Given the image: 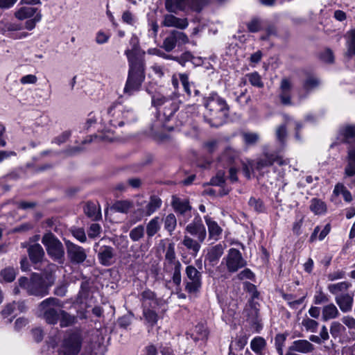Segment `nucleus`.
Listing matches in <instances>:
<instances>
[{
  "label": "nucleus",
  "mask_w": 355,
  "mask_h": 355,
  "mask_svg": "<svg viewBox=\"0 0 355 355\" xmlns=\"http://www.w3.org/2000/svg\"><path fill=\"white\" fill-rule=\"evenodd\" d=\"M203 105L207 110L205 121L211 127H219L227 119L230 107L226 101L216 93H211L203 98Z\"/></svg>",
  "instance_id": "f257e3e1"
},
{
  "label": "nucleus",
  "mask_w": 355,
  "mask_h": 355,
  "mask_svg": "<svg viewBox=\"0 0 355 355\" xmlns=\"http://www.w3.org/2000/svg\"><path fill=\"white\" fill-rule=\"evenodd\" d=\"M129 70L128 78L125 85L123 92L129 96L139 91L143 82L145 80V61L142 58L132 55L130 50H126Z\"/></svg>",
  "instance_id": "f03ea898"
},
{
  "label": "nucleus",
  "mask_w": 355,
  "mask_h": 355,
  "mask_svg": "<svg viewBox=\"0 0 355 355\" xmlns=\"http://www.w3.org/2000/svg\"><path fill=\"white\" fill-rule=\"evenodd\" d=\"M339 137L343 143L351 144L355 141V125H347L339 130ZM345 175H355V147L350 146L347 151V164L345 168Z\"/></svg>",
  "instance_id": "7ed1b4c3"
},
{
  "label": "nucleus",
  "mask_w": 355,
  "mask_h": 355,
  "mask_svg": "<svg viewBox=\"0 0 355 355\" xmlns=\"http://www.w3.org/2000/svg\"><path fill=\"white\" fill-rule=\"evenodd\" d=\"M19 285L25 289L28 295L42 297L49 294V288L44 278L38 273H33L30 279L21 277L18 279Z\"/></svg>",
  "instance_id": "20e7f679"
},
{
  "label": "nucleus",
  "mask_w": 355,
  "mask_h": 355,
  "mask_svg": "<svg viewBox=\"0 0 355 355\" xmlns=\"http://www.w3.org/2000/svg\"><path fill=\"white\" fill-rule=\"evenodd\" d=\"M62 305L55 297H49L40 303L38 309L44 320L49 324L58 323Z\"/></svg>",
  "instance_id": "39448f33"
},
{
  "label": "nucleus",
  "mask_w": 355,
  "mask_h": 355,
  "mask_svg": "<svg viewBox=\"0 0 355 355\" xmlns=\"http://www.w3.org/2000/svg\"><path fill=\"white\" fill-rule=\"evenodd\" d=\"M152 103L158 107V118L161 121H168L174 113L178 110L177 100L171 99L161 95L153 97Z\"/></svg>",
  "instance_id": "423d86ee"
},
{
  "label": "nucleus",
  "mask_w": 355,
  "mask_h": 355,
  "mask_svg": "<svg viewBox=\"0 0 355 355\" xmlns=\"http://www.w3.org/2000/svg\"><path fill=\"white\" fill-rule=\"evenodd\" d=\"M83 336L78 331H69L64 336L59 349L62 355H78L83 345Z\"/></svg>",
  "instance_id": "0eeeda50"
},
{
  "label": "nucleus",
  "mask_w": 355,
  "mask_h": 355,
  "mask_svg": "<svg viewBox=\"0 0 355 355\" xmlns=\"http://www.w3.org/2000/svg\"><path fill=\"white\" fill-rule=\"evenodd\" d=\"M48 255L55 261L60 262L64 257V248L62 242L51 232L45 233L42 238Z\"/></svg>",
  "instance_id": "6e6552de"
},
{
  "label": "nucleus",
  "mask_w": 355,
  "mask_h": 355,
  "mask_svg": "<svg viewBox=\"0 0 355 355\" xmlns=\"http://www.w3.org/2000/svg\"><path fill=\"white\" fill-rule=\"evenodd\" d=\"M28 5H21L14 12V16L19 21L26 20L24 28L28 31L33 30L36 24L42 19V14L37 12V8Z\"/></svg>",
  "instance_id": "1a4fd4ad"
},
{
  "label": "nucleus",
  "mask_w": 355,
  "mask_h": 355,
  "mask_svg": "<svg viewBox=\"0 0 355 355\" xmlns=\"http://www.w3.org/2000/svg\"><path fill=\"white\" fill-rule=\"evenodd\" d=\"M110 124L114 128L121 127L125 123L131 121L134 114L132 110H125L121 105L111 106L107 110Z\"/></svg>",
  "instance_id": "9d476101"
},
{
  "label": "nucleus",
  "mask_w": 355,
  "mask_h": 355,
  "mask_svg": "<svg viewBox=\"0 0 355 355\" xmlns=\"http://www.w3.org/2000/svg\"><path fill=\"white\" fill-rule=\"evenodd\" d=\"M105 239H101L94 246L99 263L103 266H110L114 263L116 257V250L107 244Z\"/></svg>",
  "instance_id": "9b49d317"
},
{
  "label": "nucleus",
  "mask_w": 355,
  "mask_h": 355,
  "mask_svg": "<svg viewBox=\"0 0 355 355\" xmlns=\"http://www.w3.org/2000/svg\"><path fill=\"white\" fill-rule=\"evenodd\" d=\"M207 0H166V9L170 12L176 13L178 10H184L187 8L200 12Z\"/></svg>",
  "instance_id": "f8f14e48"
},
{
  "label": "nucleus",
  "mask_w": 355,
  "mask_h": 355,
  "mask_svg": "<svg viewBox=\"0 0 355 355\" xmlns=\"http://www.w3.org/2000/svg\"><path fill=\"white\" fill-rule=\"evenodd\" d=\"M225 264L227 271L234 273L247 265L241 252L236 248H230L223 259L221 266Z\"/></svg>",
  "instance_id": "ddd939ff"
},
{
  "label": "nucleus",
  "mask_w": 355,
  "mask_h": 355,
  "mask_svg": "<svg viewBox=\"0 0 355 355\" xmlns=\"http://www.w3.org/2000/svg\"><path fill=\"white\" fill-rule=\"evenodd\" d=\"M275 162L279 166L287 165L289 163L288 159H284L277 155L265 153L255 161L250 162V167L252 170L255 169L260 171L266 167L272 166Z\"/></svg>",
  "instance_id": "4468645a"
},
{
  "label": "nucleus",
  "mask_w": 355,
  "mask_h": 355,
  "mask_svg": "<svg viewBox=\"0 0 355 355\" xmlns=\"http://www.w3.org/2000/svg\"><path fill=\"white\" fill-rule=\"evenodd\" d=\"M185 273L188 279L185 289L189 293H193L199 291L202 286V273L193 266L186 267Z\"/></svg>",
  "instance_id": "2eb2a0df"
},
{
  "label": "nucleus",
  "mask_w": 355,
  "mask_h": 355,
  "mask_svg": "<svg viewBox=\"0 0 355 355\" xmlns=\"http://www.w3.org/2000/svg\"><path fill=\"white\" fill-rule=\"evenodd\" d=\"M21 246L22 248H27L31 261L36 266L35 268L40 269L37 265L43 264L46 261L45 259V252L42 245L39 243L28 244L24 242L21 243Z\"/></svg>",
  "instance_id": "dca6fc26"
},
{
  "label": "nucleus",
  "mask_w": 355,
  "mask_h": 355,
  "mask_svg": "<svg viewBox=\"0 0 355 355\" xmlns=\"http://www.w3.org/2000/svg\"><path fill=\"white\" fill-rule=\"evenodd\" d=\"M188 36L183 32L172 31L170 34L164 40L162 48L166 52L172 51L176 45H182L189 43Z\"/></svg>",
  "instance_id": "f3484780"
},
{
  "label": "nucleus",
  "mask_w": 355,
  "mask_h": 355,
  "mask_svg": "<svg viewBox=\"0 0 355 355\" xmlns=\"http://www.w3.org/2000/svg\"><path fill=\"white\" fill-rule=\"evenodd\" d=\"M69 260L73 264H80L87 259L85 250L69 241L65 243Z\"/></svg>",
  "instance_id": "a211bd4d"
},
{
  "label": "nucleus",
  "mask_w": 355,
  "mask_h": 355,
  "mask_svg": "<svg viewBox=\"0 0 355 355\" xmlns=\"http://www.w3.org/2000/svg\"><path fill=\"white\" fill-rule=\"evenodd\" d=\"M185 231L191 236L198 239L200 241H205L207 237V230L201 217L197 214L193 220L186 226Z\"/></svg>",
  "instance_id": "6ab92c4d"
},
{
  "label": "nucleus",
  "mask_w": 355,
  "mask_h": 355,
  "mask_svg": "<svg viewBox=\"0 0 355 355\" xmlns=\"http://www.w3.org/2000/svg\"><path fill=\"white\" fill-rule=\"evenodd\" d=\"M141 305L143 310L159 311L163 304V300L157 298L155 293L150 290H146L141 293Z\"/></svg>",
  "instance_id": "aec40b11"
},
{
  "label": "nucleus",
  "mask_w": 355,
  "mask_h": 355,
  "mask_svg": "<svg viewBox=\"0 0 355 355\" xmlns=\"http://www.w3.org/2000/svg\"><path fill=\"white\" fill-rule=\"evenodd\" d=\"M226 247V244L223 242L209 248L207 250L205 260L209 262V265L214 266L223 254Z\"/></svg>",
  "instance_id": "412c9836"
},
{
  "label": "nucleus",
  "mask_w": 355,
  "mask_h": 355,
  "mask_svg": "<svg viewBox=\"0 0 355 355\" xmlns=\"http://www.w3.org/2000/svg\"><path fill=\"white\" fill-rule=\"evenodd\" d=\"M181 268L182 264L179 260L164 263V272L172 275L173 282L176 286H180L181 284Z\"/></svg>",
  "instance_id": "4be33fe9"
},
{
  "label": "nucleus",
  "mask_w": 355,
  "mask_h": 355,
  "mask_svg": "<svg viewBox=\"0 0 355 355\" xmlns=\"http://www.w3.org/2000/svg\"><path fill=\"white\" fill-rule=\"evenodd\" d=\"M292 89V84L287 78H283L280 83L279 94L281 103L284 105H291V91Z\"/></svg>",
  "instance_id": "5701e85b"
},
{
  "label": "nucleus",
  "mask_w": 355,
  "mask_h": 355,
  "mask_svg": "<svg viewBox=\"0 0 355 355\" xmlns=\"http://www.w3.org/2000/svg\"><path fill=\"white\" fill-rule=\"evenodd\" d=\"M162 24L165 27L185 29L188 26L189 22L187 18H178L173 15L166 14L164 16Z\"/></svg>",
  "instance_id": "b1692460"
},
{
  "label": "nucleus",
  "mask_w": 355,
  "mask_h": 355,
  "mask_svg": "<svg viewBox=\"0 0 355 355\" xmlns=\"http://www.w3.org/2000/svg\"><path fill=\"white\" fill-rule=\"evenodd\" d=\"M335 301L338 305L340 311L343 313L349 312L353 306V296L347 293L337 295Z\"/></svg>",
  "instance_id": "393cba45"
},
{
  "label": "nucleus",
  "mask_w": 355,
  "mask_h": 355,
  "mask_svg": "<svg viewBox=\"0 0 355 355\" xmlns=\"http://www.w3.org/2000/svg\"><path fill=\"white\" fill-rule=\"evenodd\" d=\"M205 220L208 227L209 239L216 241L219 240L223 229L208 216H205Z\"/></svg>",
  "instance_id": "a878e982"
},
{
  "label": "nucleus",
  "mask_w": 355,
  "mask_h": 355,
  "mask_svg": "<svg viewBox=\"0 0 355 355\" xmlns=\"http://www.w3.org/2000/svg\"><path fill=\"white\" fill-rule=\"evenodd\" d=\"M204 241H200L198 239H194L190 236L184 235L182 241V245L191 252V254L196 257L201 248V243Z\"/></svg>",
  "instance_id": "bb28decb"
},
{
  "label": "nucleus",
  "mask_w": 355,
  "mask_h": 355,
  "mask_svg": "<svg viewBox=\"0 0 355 355\" xmlns=\"http://www.w3.org/2000/svg\"><path fill=\"white\" fill-rule=\"evenodd\" d=\"M290 351L308 354L314 350V346L306 340H295L289 347Z\"/></svg>",
  "instance_id": "cd10ccee"
},
{
  "label": "nucleus",
  "mask_w": 355,
  "mask_h": 355,
  "mask_svg": "<svg viewBox=\"0 0 355 355\" xmlns=\"http://www.w3.org/2000/svg\"><path fill=\"white\" fill-rule=\"evenodd\" d=\"M44 268L43 270L42 274H40L43 277L45 284L47 286L48 288L51 286L55 282V277L53 273L56 268V266L53 263H49L48 261H46L44 263Z\"/></svg>",
  "instance_id": "c85d7f7f"
},
{
  "label": "nucleus",
  "mask_w": 355,
  "mask_h": 355,
  "mask_svg": "<svg viewBox=\"0 0 355 355\" xmlns=\"http://www.w3.org/2000/svg\"><path fill=\"white\" fill-rule=\"evenodd\" d=\"M340 315V312L336 306L330 303L324 306L322 309V319L323 321H328L338 318Z\"/></svg>",
  "instance_id": "c756f323"
},
{
  "label": "nucleus",
  "mask_w": 355,
  "mask_h": 355,
  "mask_svg": "<svg viewBox=\"0 0 355 355\" xmlns=\"http://www.w3.org/2000/svg\"><path fill=\"white\" fill-rule=\"evenodd\" d=\"M143 318L145 324L148 327L153 328L159 319V312L156 310H143Z\"/></svg>",
  "instance_id": "7c9ffc66"
},
{
  "label": "nucleus",
  "mask_w": 355,
  "mask_h": 355,
  "mask_svg": "<svg viewBox=\"0 0 355 355\" xmlns=\"http://www.w3.org/2000/svg\"><path fill=\"white\" fill-rule=\"evenodd\" d=\"M85 214L92 220H98L101 218L100 208L92 202H88L84 207Z\"/></svg>",
  "instance_id": "2f4dec72"
},
{
  "label": "nucleus",
  "mask_w": 355,
  "mask_h": 355,
  "mask_svg": "<svg viewBox=\"0 0 355 355\" xmlns=\"http://www.w3.org/2000/svg\"><path fill=\"white\" fill-rule=\"evenodd\" d=\"M59 320L61 327H67L76 323V316L69 313L68 312L61 310Z\"/></svg>",
  "instance_id": "473e14b6"
},
{
  "label": "nucleus",
  "mask_w": 355,
  "mask_h": 355,
  "mask_svg": "<svg viewBox=\"0 0 355 355\" xmlns=\"http://www.w3.org/2000/svg\"><path fill=\"white\" fill-rule=\"evenodd\" d=\"M160 219L158 216L152 218L146 225V234L150 239L160 230Z\"/></svg>",
  "instance_id": "72a5a7b5"
},
{
  "label": "nucleus",
  "mask_w": 355,
  "mask_h": 355,
  "mask_svg": "<svg viewBox=\"0 0 355 355\" xmlns=\"http://www.w3.org/2000/svg\"><path fill=\"white\" fill-rule=\"evenodd\" d=\"M172 205L174 209L180 214H184L191 209V207L189 205V202L187 200L174 198L172 202Z\"/></svg>",
  "instance_id": "f704fd0d"
},
{
  "label": "nucleus",
  "mask_w": 355,
  "mask_h": 355,
  "mask_svg": "<svg viewBox=\"0 0 355 355\" xmlns=\"http://www.w3.org/2000/svg\"><path fill=\"white\" fill-rule=\"evenodd\" d=\"M162 205V200L159 198L155 196L150 197L149 202L146 206V215L150 216L156 210H157Z\"/></svg>",
  "instance_id": "c9c22d12"
},
{
  "label": "nucleus",
  "mask_w": 355,
  "mask_h": 355,
  "mask_svg": "<svg viewBox=\"0 0 355 355\" xmlns=\"http://www.w3.org/2000/svg\"><path fill=\"white\" fill-rule=\"evenodd\" d=\"M351 286V284L348 282H342L337 284H329L327 288L331 293L336 296L340 292L347 291Z\"/></svg>",
  "instance_id": "e433bc0d"
},
{
  "label": "nucleus",
  "mask_w": 355,
  "mask_h": 355,
  "mask_svg": "<svg viewBox=\"0 0 355 355\" xmlns=\"http://www.w3.org/2000/svg\"><path fill=\"white\" fill-rule=\"evenodd\" d=\"M285 123L279 125L276 130V137L277 140L284 144L287 136L286 124L291 120V117L286 114L284 115Z\"/></svg>",
  "instance_id": "4c0bfd02"
},
{
  "label": "nucleus",
  "mask_w": 355,
  "mask_h": 355,
  "mask_svg": "<svg viewBox=\"0 0 355 355\" xmlns=\"http://www.w3.org/2000/svg\"><path fill=\"white\" fill-rule=\"evenodd\" d=\"M320 84V79L314 75H309L303 83V88L310 92L319 87Z\"/></svg>",
  "instance_id": "58836bf2"
},
{
  "label": "nucleus",
  "mask_w": 355,
  "mask_h": 355,
  "mask_svg": "<svg viewBox=\"0 0 355 355\" xmlns=\"http://www.w3.org/2000/svg\"><path fill=\"white\" fill-rule=\"evenodd\" d=\"M241 137L245 144L248 146H254L260 139L259 135L253 132H243Z\"/></svg>",
  "instance_id": "ea45409f"
},
{
  "label": "nucleus",
  "mask_w": 355,
  "mask_h": 355,
  "mask_svg": "<svg viewBox=\"0 0 355 355\" xmlns=\"http://www.w3.org/2000/svg\"><path fill=\"white\" fill-rule=\"evenodd\" d=\"M16 270L12 267H7L1 270L0 272V282H12L15 279Z\"/></svg>",
  "instance_id": "a19ab883"
},
{
  "label": "nucleus",
  "mask_w": 355,
  "mask_h": 355,
  "mask_svg": "<svg viewBox=\"0 0 355 355\" xmlns=\"http://www.w3.org/2000/svg\"><path fill=\"white\" fill-rule=\"evenodd\" d=\"M310 209L315 214H322L326 211V205L322 200L318 198H313L311 200Z\"/></svg>",
  "instance_id": "79ce46f5"
},
{
  "label": "nucleus",
  "mask_w": 355,
  "mask_h": 355,
  "mask_svg": "<svg viewBox=\"0 0 355 355\" xmlns=\"http://www.w3.org/2000/svg\"><path fill=\"white\" fill-rule=\"evenodd\" d=\"M163 220L165 230L170 235H172L177 226V219L175 216L173 214H169L164 218Z\"/></svg>",
  "instance_id": "37998d69"
},
{
  "label": "nucleus",
  "mask_w": 355,
  "mask_h": 355,
  "mask_svg": "<svg viewBox=\"0 0 355 355\" xmlns=\"http://www.w3.org/2000/svg\"><path fill=\"white\" fill-rule=\"evenodd\" d=\"M132 206V203L128 200H119L112 205V209L119 213L127 214Z\"/></svg>",
  "instance_id": "c03bdc74"
},
{
  "label": "nucleus",
  "mask_w": 355,
  "mask_h": 355,
  "mask_svg": "<svg viewBox=\"0 0 355 355\" xmlns=\"http://www.w3.org/2000/svg\"><path fill=\"white\" fill-rule=\"evenodd\" d=\"M144 233L145 230L144 225H139L130 230L129 236L132 241L137 242L144 236Z\"/></svg>",
  "instance_id": "a18cd8bd"
},
{
  "label": "nucleus",
  "mask_w": 355,
  "mask_h": 355,
  "mask_svg": "<svg viewBox=\"0 0 355 355\" xmlns=\"http://www.w3.org/2000/svg\"><path fill=\"white\" fill-rule=\"evenodd\" d=\"M347 51L345 55L351 58L355 55V30L350 32L349 38L347 42Z\"/></svg>",
  "instance_id": "49530a36"
},
{
  "label": "nucleus",
  "mask_w": 355,
  "mask_h": 355,
  "mask_svg": "<svg viewBox=\"0 0 355 355\" xmlns=\"http://www.w3.org/2000/svg\"><path fill=\"white\" fill-rule=\"evenodd\" d=\"M266 345V341L261 337L254 338L250 343L251 349L257 354H260Z\"/></svg>",
  "instance_id": "de8ad7c7"
},
{
  "label": "nucleus",
  "mask_w": 355,
  "mask_h": 355,
  "mask_svg": "<svg viewBox=\"0 0 355 355\" xmlns=\"http://www.w3.org/2000/svg\"><path fill=\"white\" fill-rule=\"evenodd\" d=\"M245 76L248 78L249 82L252 86L259 88L263 87V83L261 80V76L257 72L248 73Z\"/></svg>",
  "instance_id": "09e8293b"
},
{
  "label": "nucleus",
  "mask_w": 355,
  "mask_h": 355,
  "mask_svg": "<svg viewBox=\"0 0 355 355\" xmlns=\"http://www.w3.org/2000/svg\"><path fill=\"white\" fill-rule=\"evenodd\" d=\"M178 260V259L176 258L174 243H171L167 247L164 256V263H168Z\"/></svg>",
  "instance_id": "8fccbe9b"
},
{
  "label": "nucleus",
  "mask_w": 355,
  "mask_h": 355,
  "mask_svg": "<svg viewBox=\"0 0 355 355\" xmlns=\"http://www.w3.org/2000/svg\"><path fill=\"white\" fill-rule=\"evenodd\" d=\"M193 58L194 56L190 51H185L180 56H174L173 60L178 62L182 67H184L187 62L192 61Z\"/></svg>",
  "instance_id": "3c124183"
},
{
  "label": "nucleus",
  "mask_w": 355,
  "mask_h": 355,
  "mask_svg": "<svg viewBox=\"0 0 355 355\" xmlns=\"http://www.w3.org/2000/svg\"><path fill=\"white\" fill-rule=\"evenodd\" d=\"M345 327L339 322H333L330 326V334L334 338L340 336L342 331H345Z\"/></svg>",
  "instance_id": "603ef678"
},
{
  "label": "nucleus",
  "mask_w": 355,
  "mask_h": 355,
  "mask_svg": "<svg viewBox=\"0 0 355 355\" xmlns=\"http://www.w3.org/2000/svg\"><path fill=\"white\" fill-rule=\"evenodd\" d=\"M302 324L306 331L311 332H316L319 324L315 320L307 318L303 319L302 321Z\"/></svg>",
  "instance_id": "864d4df0"
},
{
  "label": "nucleus",
  "mask_w": 355,
  "mask_h": 355,
  "mask_svg": "<svg viewBox=\"0 0 355 355\" xmlns=\"http://www.w3.org/2000/svg\"><path fill=\"white\" fill-rule=\"evenodd\" d=\"M247 28L251 33H256L262 28L261 20L259 18H253L247 24Z\"/></svg>",
  "instance_id": "5fc2aeb1"
},
{
  "label": "nucleus",
  "mask_w": 355,
  "mask_h": 355,
  "mask_svg": "<svg viewBox=\"0 0 355 355\" xmlns=\"http://www.w3.org/2000/svg\"><path fill=\"white\" fill-rule=\"evenodd\" d=\"M71 132L69 130H66L63 132L59 136L55 137L52 140V144H56L57 145H61L62 144L65 143L71 137Z\"/></svg>",
  "instance_id": "6e6d98bb"
},
{
  "label": "nucleus",
  "mask_w": 355,
  "mask_h": 355,
  "mask_svg": "<svg viewBox=\"0 0 355 355\" xmlns=\"http://www.w3.org/2000/svg\"><path fill=\"white\" fill-rule=\"evenodd\" d=\"M180 80L184 87V90L187 93L188 95L191 94L190 89V83L189 81V76L187 73H179Z\"/></svg>",
  "instance_id": "4d7b16f0"
},
{
  "label": "nucleus",
  "mask_w": 355,
  "mask_h": 355,
  "mask_svg": "<svg viewBox=\"0 0 355 355\" xmlns=\"http://www.w3.org/2000/svg\"><path fill=\"white\" fill-rule=\"evenodd\" d=\"M249 205L257 212H262L264 210L263 202L259 199L251 198L249 200Z\"/></svg>",
  "instance_id": "13d9d810"
},
{
  "label": "nucleus",
  "mask_w": 355,
  "mask_h": 355,
  "mask_svg": "<svg viewBox=\"0 0 355 355\" xmlns=\"http://www.w3.org/2000/svg\"><path fill=\"white\" fill-rule=\"evenodd\" d=\"M286 340V336L283 334H278L275 338L276 349L279 355L283 354V346Z\"/></svg>",
  "instance_id": "bf43d9fd"
},
{
  "label": "nucleus",
  "mask_w": 355,
  "mask_h": 355,
  "mask_svg": "<svg viewBox=\"0 0 355 355\" xmlns=\"http://www.w3.org/2000/svg\"><path fill=\"white\" fill-rule=\"evenodd\" d=\"M101 231V227L99 224L92 223L87 231L88 236L91 239H94L100 234Z\"/></svg>",
  "instance_id": "052dcab7"
},
{
  "label": "nucleus",
  "mask_w": 355,
  "mask_h": 355,
  "mask_svg": "<svg viewBox=\"0 0 355 355\" xmlns=\"http://www.w3.org/2000/svg\"><path fill=\"white\" fill-rule=\"evenodd\" d=\"M279 190L284 192L286 197L289 198L295 194L296 188L293 184L284 183Z\"/></svg>",
  "instance_id": "680f3d73"
},
{
  "label": "nucleus",
  "mask_w": 355,
  "mask_h": 355,
  "mask_svg": "<svg viewBox=\"0 0 355 355\" xmlns=\"http://www.w3.org/2000/svg\"><path fill=\"white\" fill-rule=\"evenodd\" d=\"M225 183V173L218 171L215 178L211 180V184L216 186H222Z\"/></svg>",
  "instance_id": "e2e57ef3"
},
{
  "label": "nucleus",
  "mask_w": 355,
  "mask_h": 355,
  "mask_svg": "<svg viewBox=\"0 0 355 355\" xmlns=\"http://www.w3.org/2000/svg\"><path fill=\"white\" fill-rule=\"evenodd\" d=\"M246 311L248 312V318H250L252 322H254L258 316L259 312V309L256 306V304L253 303L250 304V308L247 309Z\"/></svg>",
  "instance_id": "0e129e2a"
},
{
  "label": "nucleus",
  "mask_w": 355,
  "mask_h": 355,
  "mask_svg": "<svg viewBox=\"0 0 355 355\" xmlns=\"http://www.w3.org/2000/svg\"><path fill=\"white\" fill-rule=\"evenodd\" d=\"M329 302V297L322 291H318L314 296V303L322 304Z\"/></svg>",
  "instance_id": "69168bd1"
},
{
  "label": "nucleus",
  "mask_w": 355,
  "mask_h": 355,
  "mask_svg": "<svg viewBox=\"0 0 355 355\" xmlns=\"http://www.w3.org/2000/svg\"><path fill=\"white\" fill-rule=\"evenodd\" d=\"M343 323L349 329L355 331V318L350 315H345L341 319Z\"/></svg>",
  "instance_id": "338daca9"
},
{
  "label": "nucleus",
  "mask_w": 355,
  "mask_h": 355,
  "mask_svg": "<svg viewBox=\"0 0 355 355\" xmlns=\"http://www.w3.org/2000/svg\"><path fill=\"white\" fill-rule=\"evenodd\" d=\"M72 234L73 236L81 243H84L87 240L85 232L82 228H77L73 230Z\"/></svg>",
  "instance_id": "774afa93"
}]
</instances>
